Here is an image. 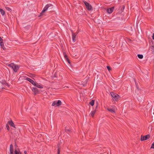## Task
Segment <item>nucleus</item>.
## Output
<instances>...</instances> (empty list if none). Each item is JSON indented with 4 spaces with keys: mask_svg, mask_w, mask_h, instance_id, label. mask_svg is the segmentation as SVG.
<instances>
[{
    "mask_svg": "<svg viewBox=\"0 0 154 154\" xmlns=\"http://www.w3.org/2000/svg\"><path fill=\"white\" fill-rule=\"evenodd\" d=\"M53 8V5L51 4L46 5L45 8L41 13V15H42L45 12L47 11L49 8V9H51Z\"/></svg>",
    "mask_w": 154,
    "mask_h": 154,
    "instance_id": "nucleus-1",
    "label": "nucleus"
},
{
    "mask_svg": "<svg viewBox=\"0 0 154 154\" xmlns=\"http://www.w3.org/2000/svg\"><path fill=\"white\" fill-rule=\"evenodd\" d=\"M62 103L60 100H55L53 102L52 106H55L56 107L59 106L61 105Z\"/></svg>",
    "mask_w": 154,
    "mask_h": 154,
    "instance_id": "nucleus-2",
    "label": "nucleus"
},
{
    "mask_svg": "<svg viewBox=\"0 0 154 154\" xmlns=\"http://www.w3.org/2000/svg\"><path fill=\"white\" fill-rule=\"evenodd\" d=\"M86 8L89 11H91L92 10V8L91 5L90 4L88 3L87 2L85 1H83Z\"/></svg>",
    "mask_w": 154,
    "mask_h": 154,
    "instance_id": "nucleus-3",
    "label": "nucleus"
},
{
    "mask_svg": "<svg viewBox=\"0 0 154 154\" xmlns=\"http://www.w3.org/2000/svg\"><path fill=\"white\" fill-rule=\"evenodd\" d=\"M8 65L11 67L13 69L14 71L15 72H17V70L19 68L18 65H14L12 63L9 64Z\"/></svg>",
    "mask_w": 154,
    "mask_h": 154,
    "instance_id": "nucleus-4",
    "label": "nucleus"
},
{
    "mask_svg": "<svg viewBox=\"0 0 154 154\" xmlns=\"http://www.w3.org/2000/svg\"><path fill=\"white\" fill-rule=\"evenodd\" d=\"M23 77H24V79L26 80L29 82H30L32 85H35V82L33 80H32L31 79L27 77L26 76H23Z\"/></svg>",
    "mask_w": 154,
    "mask_h": 154,
    "instance_id": "nucleus-5",
    "label": "nucleus"
},
{
    "mask_svg": "<svg viewBox=\"0 0 154 154\" xmlns=\"http://www.w3.org/2000/svg\"><path fill=\"white\" fill-rule=\"evenodd\" d=\"M150 136L149 134H147L145 136L141 135L140 138V140L141 141L147 140L149 138Z\"/></svg>",
    "mask_w": 154,
    "mask_h": 154,
    "instance_id": "nucleus-6",
    "label": "nucleus"
},
{
    "mask_svg": "<svg viewBox=\"0 0 154 154\" xmlns=\"http://www.w3.org/2000/svg\"><path fill=\"white\" fill-rule=\"evenodd\" d=\"M111 94L112 97L114 99V100H117L119 98V96L117 94L114 93L113 92H111Z\"/></svg>",
    "mask_w": 154,
    "mask_h": 154,
    "instance_id": "nucleus-7",
    "label": "nucleus"
},
{
    "mask_svg": "<svg viewBox=\"0 0 154 154\" xmlns=\"http://www.w3.org/2000/svg\"><path fill=\"white\" fill-rule=\"evenodd\" d=\"M111 107V108H107V109L112 113H115L116 106H112Z\"/></svg>",
    "mask_w": 154,
    "mask_h": 154,
    "instance_id": "nucleus-8",
    "label": "nucleus"
},
{
    "mask_svg": "<svg viewBox=\"0 0 154 154\" xmlns=\"http://www.w3.org/2000/svg\"><path fill=\"white\" fill-rule=\"evenodd\" d=\"M72 41L73 42H75L76 40V36L77 35V33H74L73 32V31L72 30Z\"/></svg>",
    "mask_w": 154,
    "mask_h": 154,
    "instance_id": "nucleus-9",
    "label": "nucleus"
},
{
    "mask_svg": "<svg viewBox=\"0 0 154 154\" xmlns=\"http://www.w3.org/2000/svg\"><path fill=\"white\" fill-rule=\"evenodd\" d=\"M8 85V84L5 82H0V89H4V87Z\"/></svg>",
    "mask_w": 154,
    "mask_h": 154,
    "instance_id": "nucleus-10",
    "label": "nucleus"
},
{
    "mask_svg": "<svg viewBox=\"0 0 154 154\" xmlns=\"http://www.w3.org/2000/svg\"><path fill=\"white\" fill-rule=\"evenodd\" d=\"M14 149L13 146L12 144H11L10 146V154H14L13 153Z\"/></svg>",
    "mask_w": 154,
    "mask_h": 154,
    "instance_id": "nucleus-11",
    "label": "nucleus"
},
{
    "mask_svg": "<svg viewBox=\"0 0 154 154\" xmlns=\"http://www.w3.org/2000/svg\"><path fill=\"white\" fill-rule=\"evenodd\" d=\"M114 7H113L109 8H108L107 10V12L109 14L112 13L114 10Z\"/></svg>",
    "mask_w": 154,
    "mask_h": 154,
    "instance_id": "nucleus-12",
    "label": "nucleus"
},
{
    "mask_svg": "<svg viewBox=\"0 0 154 154\" xmlns=\"http://www.w3.org/2000/svg\"><path fill=\"white\" fill-rule=\"evenodd\" d=\"M8 124L9 125H10L13 128H15V125L12 120H11L10 121H8Z\"/></svg>",
    "mask_w": 154,
    "mask_h": 154,
    "instance_id": "nucleus-13",
    "label": "nucleus"
},
{
    "mask_svg": "<svg viewBox=\"0 0 154 154\" xmlns=\"http://www.w3.org/2000/svg\"><path fill=\"white\" fill-rule=\"evenodd\" d=\"M32 91L34 92L35 94H36L38 93V91L37 88L33 87L32 89Z\"/></svg>",
    "mask_w": 154,
    "mask_h": 154,
    "instance_id": "nucleus-14",
    "label": "nucleus"
},
{
    "mask_svg": "<svg viewBox=\"0 0 154 154\" xmlns=\"http://www.w3.org/2000/svg\"><path fill=\"white\" fill-rule=\"evenodd\" d=\"M34 86H36L37 87L40 88H43V86L39 84L38 83L35 82V85H34Z\"/></svg>",
    "mask_w": 154,
    "mask_h": 154,
    "instance_id": "nucleus-15",
    "label": "nucleus"
},
{
    "mask_svg": "<svg viewBox=\"0 0 154 154\" xmlns=\"http://www.w3.org/2000/svg\"><path fill=\"white\" fill-rule=\"evenodd\" d=\"M96 109H95L93 111H91L90 113V115H91V116L93 117L94 116V115L95 113H96Z\"/></svg>",
    "mask_w": 154,
    "mask_h": 154,
    "instance_id": "nucleus-16",
    "label": "nucleus"
},
{
    "mask_svg": "<svg viewBox=\"0 0 154 154\" xmlns=\"http://www.w3.org/2000/svg\"><path fill=\"white\" fill-rule=\"evenodd\" d=\"M15 154H21L20 151L19 149H15L14 151Z\"/></svg>",
    "mask_w": 154,
    "mask_h": 154,
    "instance_id": "nucleus-17",
    "label": "nucleus"
},
{
    "mask_svg": "<svg viewBox=\"0 0 154 154\" xmlns=\"http://www.w3.org/2000/svg\"><path fill=\"white\" fill-rule=\"evenodd\" d=\"M0 45L1 46H2L4 45V42L3 39L0 36Z\"/></svg>",
    "mask_w": 154,
    "mask_h": 154,
    "instance_id": "nucleus-18",
    "label": "nucleus"
},
{
    "mask_svg": "<svg viewBox=\"0 0 154 154\" xmlns=\"http://www.w3.org/2000/svg\"><path fill=\"white\" fill-rule=\"evenodd\" d=\"M0 12H1L2 16H3L5 15V11L2 9L1 8H0Z\"/></svg>",
    "mask_w": 154,
    "mask_h": 154,
    "instance_id": "nucleus-19",
    "label": "nucleus"
},
{
    "mask_svg": "<svg viewBox=\"0 0 154 154\" xmlns=\"http://www.w3.org/2000/svg\"><path fill=\"white\" fill-rule=\"evenodd\" d=\"M137 57L139 58L140 59H142L143 57V56L142 54H138Z\"/></svg>",
    "mask_w": 154,
    "mask_h": 154,
    "instance_id": "nucleus-20",
    "label": "nucleus"
},
{
    "mask_svg": "<svg viewBox=\"0 0 154 154\" xmlns=\"http://www.w3.org/2000/svg\"><path fill=\"white\" fill-rule=\"evenodd\" d=\"M63 55L65 59H67L68 57L65 52H63Z\"/></svg>",
    "mask_w": 154,
    "mask_h": 154,
    "instance_id": "nucleus-21",
    "label": "nucleus"
},
{
    "mask_svg": "<svg viewBox=\"0 0 154 154\" xmlns=\"http://www.w3.org/2000/svg\"><path fill=\"white\" fill-rule=\"evenodd\" d=\"M92 106H93L94 104V100H92L89 103Z\"/></svg>",
    "mask_w": 154,
    "mask_h": 154,
    "instance_id": "nucleus-22",
    "label": "nucleus"
},
{
    "mask_svg": "<svg viewBox=\"0 0 154 154\" xmlns=\"http://www.w3.org/2000/svg\"><path fill=\"white\" fill-rule=\"evenodd\" d=\"M71 131L70 129L67 128V127L65 128V131L67 133Z\"/></svg>",
    "mask_w": 154,
    "mask_h": 154,
    "instance_id": "nucleus-23",
    "label": "nucleus"
},
{
    "mask_svg": "<svg viewBox=\"0 0 154 154\" xmlns=\"http://www.w3.org/2000/svg\"><path fill=\"white\" fill-rule=\"evenodd\" d=\"M5 8L6 9V10H7L8 11H11V9L8 7H6Z\"/></svg>",
    "mask_w": 154,
    "mask_h": 154,
    "instance_id": "nucleus-24",
    "label": "nucleus"
},
{
    "mask_svg": "<svg viewBox=\"0 0 154 154\" xmlns=\"http://www.w3.org/2000/svg\"><path fill=\"white\" fill-rule=\"evenodd\" d=\"M151 149H154V142H153V143L152 144V146L150 148Z\"/></svg>",
    "mask_w": 154,
    "mask_h": 154,
    "instance_id": "nucleus-25",
    "label": "nucleus"
},
{
    "mask_svg": "<svg viewBox=\"0 0 154 154\" xmlns=\"http://www.w3.org/2000/svg\"><path fill=\"white\" fill-rule=\"evenodd\" d=\"M6 127L7 128V129H8V130H9L10 128L9 127L8 125V124H6Z\"/></svg>",
    "mask_w": 154,
    "mask_h": 154,
    "instance_id": "nucleus-26",
    "label": "nucleus"
},
{
    "mask_svg": "<svg viewBox=\"0 0 154 154\" xmlns=\"http://www.w3.org/2000/svg\"><path fill=\"white\" fill-rule=\"evenodd\" d=\"M66 60L67 61V62H68V63L69 64L70 63V61L69 60V59L68 58L67 59H66Z\"/></svg>",
    "mask_w": 154,
    "mask_h": 154,
    "instance_id": "nucleus-27",
    "label": "nucleus"
},
{
    "mask_svg": "<svg viewBox=\"0 0 154 154\" xmlns=\"http://www.w3.org/2000/svg\"><path fill=\"white\" fill-rule=\"evenodd\" d=\"M107 68L109 71L110 70H111V68L109 66H107Z\"/></svg>",
    "mask_w": 154,
    "mask_h": 154,
    "instance_id": "nucleus-28",
    "label": "nucleus"
},
{
    "mask_svg": "<svg viewBox=\"0 0 154 154\" xmlns=\"http://www.w3.org/2000/svg\"><path fill=\"white\" fill-rule=\"evenodd\" d=\"M135 84H136V86L137 88L138 89H138V86H137V83H136V81H135Z\"/></svg>",
    "mask_w": 154,
    "mask_h": 154,
    "instance_id": "nucleus-29",
    "label": "nucleus"
},
{
    "mask_svg": "<svg viewBox=\"0 0 154 154\" xmlns=\"http://www.w3.org/2000/svg\"><path fill=\"white\" fill-rule=\"evenodd\" d=\"M57 153V154H60V151L59 149H58Z\"/></svg>",
    "mask_w": 154,
    "mask_h": 154,
    "instance_id": "nucleus-30",
    "label": "nucleus"
},
{
    "mask_svg": "<svg viewBox=\"0 0 154 154\" xmlns=\"http://www.w3.org/2000/svg\"><path fill=\"white\" fill-rule=\"evenodd\" d=\"M2 48L3 49H4V50H5V47L4 46V45L2 46Z\"/></svg>",
    "mask_w": 154,
    "mask_h": 154,
    "instance_id": "nucleus-31",
    "label": "nucleus"
},
{
    "mask_svg": "<svg viewBox=\"0 0 154 154\" xmlns=\"http://www.w3.org/2000/svg\"><path fill=\"white\" fill-rule=\"evenodd\" d=\"M152 38L154 40V33H153V35L152 36Z\"/></svg>",
    "mask_w": 154,
    "mask_h": 154,
    "instance_id": "nucleus-32",
    "label": "nucleus"
},
{
    "mask_svg": "<svg viewBox=\"0 0 154 154\" xmlns=\"http://www.w3.org/2000/svg\"><path fill=\"white\" fill-rule=\"evenodd\" d=\"M24 154H27V152H26V151H24Z\"/></svg>",
    "mask_w": 154,
    "mask_h": 154,
    "instance_id": "nucleus-33",
    "label": "nucleus"
},
{
    "mask_svg": "<svg viewBox=\"0 0 154 154\" xmlns=\"http://www.w3.org/2000/svg\"><path fill=\"white\" fill-rule=\"evenodd\" d=\"M98 105H97L96 106V107H95V109H96L98 107Z\"/></svg>",
    "mask_w": 154,
    "mask_h": 154,
    "instance_id": "nucleus-34",
    "label": "nucleus"
},
{
    "mask_svg": "<svg viewBox=\"0 0 154 154\" xmlns=\"http://www.w3.org/2000/svg\"><path fill=\"white\" fill-rule=\"evenodd\" d=\"M123 9H124V6H123Z\"/></svg>",
    "mask_w": 154,
    "mask_h": 154,
    "instance_id": "nucleus-35",
    "label": "nucleus"
}]
</instances>
